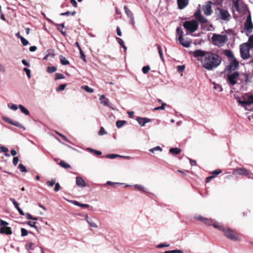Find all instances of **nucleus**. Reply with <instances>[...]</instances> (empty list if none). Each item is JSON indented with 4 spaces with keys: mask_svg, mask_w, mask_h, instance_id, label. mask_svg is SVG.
I'll return each instance as SVG.
<instances>
[{
    "mask_svg": "<svg viewBox=\"0 0 253 253\" xmlns=\"http://www.w3.org/2000/svg\"><path fill=\"white\" fill-rule=\"evenodd\" d=\"M189 53L197 58L201 61L202 67L208 70H211L216 68L221 61L220 56L211 52L197 49Z\"/></svg>",
    "mask_w": 253,
    "mask_h": 253,
    "instance_id": "nucleus-1",
    "label": "nucleus"
},
{
    "mask_svg": "<svg viewBox=\"0 0 253 253\" xmlns=\"http://www.w3.org/2000/svg\"><path fill=\"white\" fill-rule=\"evenodd\" d=\"M211 40L214 45L221 47L228 41V39L226 35H221L213 34L211 37Z\"/></svg>",
    "mask_w": 253,
    "mask_h": 253,
    "instance_id": "nucleus-2",
    "label": "nucleus"
},
{
    "mask_svg": "<svg viewBox=\"0 0 253 253\" xmlns=\"http://www.w3.org/2000/svg\"><path fill=\"white\" fill-rule=\"evenodd\" d=\"M238 103L243 107H246L247 106L253 103V95L245 93L241 97L237 98Z\"/></svg>",
    "mask_w": 253,
    "mask_h": 253,
    "instance_id": "nucleus-3",
    "label": "nucleus"
},
{
    "mask_svg": "<svg viewBox=\"0 0 253 253\" xmlns=\"http://www.w3.org/2000/svg\"><path fill=\"white\" fill-rule=\"evenodd\" d=\"M183 26L187 31L192 33L196 31L198 25L196 20H192L184 22L183 23Z\"/></svg>",
    "mask_w": 253,
    "mask_h": 253,
    "instance_id": "nucleus-4",
    "label": "nucleus"
},
{
    "mask_svg": "<svg viewBox=\"0 0 253 253\" xmlns=\"http://www.w3.org/2000/svg\"><path fill=\"white\" fill-rule=\"evenodd\" d=\"M250 47L247 44H242L240 45V53L242 58L246 59L250 57Z\"/></svg>",
    "mask_w": 253,
    "mask_h": 253,
    "instance_id": "nucleus-5",
    "label": "nucleus"
},
{
    "mask_svg": "<svg viewBox=\"0 0 253 253\" xmlns=\"http://www.w3.org/2000/svg\"><path fill=\"white\" fill-rule=\"evenodd\" d=\"M223 232L225 236L229 239L234 241L238 240V236L236 233L231 230L230 228H225L223 229Z\"/></svg>",
    "mask_w": 253,
    "mask_h": 253,
    "instance_id": "nucleus-6",
    "label": "nucleus"
},
{
    "mask_svg": "<svg viewBox=\"0 0 253 253\" xmlns=\"http://www.w3.org/2000/svg\"><path fill=\"white\" fill-rule=\"evenodd\" d=\"M239 73L237 72L230 73L228 75V83L232 85L235 84L239 80Z\"/></svg>",
    "mask_w": 253,
    "mask_h": 253,
    "instance_id": "nucleus-7",
    "label": "nucleus"
},
{
    "mask_svg": "<svg viewBox=\"0 0 253 253\" xmlns=\"http://www.w3.org/2000/svg\"><path fill=\"white\" fill-rule=\"evenodd\" d=\"M253 24L252 22L251 14H249L244 25V29L247 32L251 33L253 31Z\"/></svg>",
    "mask_w": 253,
    "mask_h": 253,
    "instance_id": "nucleus-8",
    "label": "nucleus"
},
{
    "mask_svg": "<svg viewBox=\"0 0 253 253\" xmlns=\"http://www.w3.org/2000/svg\"><path fill=\"white\" fill-rule=\"evenodd\" d=\"M216 12H218V15L221 19L225 21L229 20L230 14L227 10L218 8Z\"/></svg>",
    "mask_w": 253,
    "mask_h": 253,
    "instance_id": "nucleus-9",
    "label": "nucleus"
},
{
    "mask_svg": "<svg viewBox=\"0 0 253 253\" xmlns=\"http://www.w3.org/2000/svg\"><path fill=\"white\" fill-rule=\"evenodd\" d=\"M239 80L242 83H246V84L251 82L252 79V75L250 74L242 73L239 74Z\"/></svg>",
    "mask_w": 253,
    "mask_h": 253,
    "instance_id": "nucleus-10",
    "label": "nucleus"
},
{
    "mask_svg": "<svg viewBox=\"0 0 253 253\" xmlns=\"http://www.w3.org/2000/svg\"><path fill=\"white\" fill-rule=\"evenodd\" d=\"M233 174L235 175L246 176L249 174L248 170L244 168H236L233 171Z\"/></svg>",
    "mask_w": 253,
    "mask_h": 253,
    "instance_id": "nucleus-11",
    "label": "nucleus"
},
{
    "mask_svg": "<svg viewBox=\"0 0 253 253\" xmlns=\"http://www.w3.org/2000/svg\"><path fill=\"white\" fill-rule=\"evenodd\" d=\"M233 4L237 11L239 12H243L245 10V6L242 1L236 0L233 1Z\"/></svg>",
    "mask_w": 253,
    "mask_h": 253,
    "instance_id": "nucleus-12",
    "label": "nucleus"
},
{
    "mask_svg": "<svg viewBox=\"0 0 253 253\" xmlns=\"http://www.w3.org/2000/svg\"><path fill=\"white\" fill-rule=\"evenodd\" d=\"M101 103L104 106L109 107L110 108H112V104L110 103L109 100L108 98H106L105 95L102 94L100 96L99 99Z\"/></svg>",
    "mask_w": 253,
    "mask_h": 253,
    "instance_id": "nucleus-13",
    "label": "nucleus"
},
{
    "mask_svg": "<svg viewBox=\"0 0 253 253\" xmlns=\"http://www.w3.org/2000/svg\"><path fill=\"white\" fill-rule=\"evenodd\" d=\"M239 66V62L235 58L232 59L228 66V70L230 71H234Z\"/></svg>",
    "mask_w": 253,
    "mask_h": 253,
    "instance_id": "nucleus-14",
    "label": "nucleus"
},
{
    "mask_svg": "<svg viewBox=\"0 0 253 253\" xmlns=\"http://www.w3.org/2000/svg\"><path fill=\"white\" fill-rule=\"evenodd\" d=\"M178 40L179 41V43L185 47H189L192 43V42L190 41H186L184 40L183 36H181L178 37Z\"/></svg>",
    "mask_w": 253,
    "mask_h": 253,
    "instance_id": "nucleus-15",
    "label": "nucleus"
},
{
    "mask_svg": "<svg viewBox=\"0 0 253 253\" xmlns=\"http://www.w3.org/2000/svg\"><path fill=\"white\" fill-rule=\"evenodd\" d=\"M203 9L206 15H210L212 13L211 2L209 1L206 5L203 6Z\"/></svg>",
    "mask_w": 253,
    "mask_h": 253,
    "instance_id": "nucleus-16",
    "label": "nucleus"
},
{
    "mask_svg": "<svg viewBox=\"0 0 253 253\" xmlns=\"http://www.w3.org/2000/svg\"><path fill=\"white\" fill-rule=\"evenodd\" d=\"M195 16L197 20L202 24H205L207 22V19L204 17L199 11L195 13Z\"/></svg>",
    "mask_w": 253,
    "mask_h": 253,
    "instance_id": "nucleus-17",
    "label": "nucleus"
},
{
    "mask_svg": "<svg viewBox=\"0 0 253 253\" xmlns=\"http://www.w3.org/2000/svg\"><path fill=\"white\" fill-rule=\"evenodd\" d=\"M76 183L77 185L80 187H85L86 186V182L80 176L77 177Z\"/></svg>",
    "mask_w": 253,
    "mask_h": 253,
    "instance_id": "nucleus-18",
    "label": "nucleus"
},
{
    "mask_svg": "<svg viewBox=\"0 0 253 253\" xmlns=\"http://www.w3.org/2000/svg\"><path fill=\"white\" fill-rule=\"evenodd\" d=\"M189 0H177L178 7L180 9L184 8L188 4Z\"/></svg>",
    "mask_w": 253,
    "mask_h": 253,
    "instance_id": "nucleus-19",
    "label": "nucleus"
},
{
    "mask_svg": "<svg viewBox=\"0 0 253 253\" xmlns=\"http://www.w3.org/2000/svg\"><path fill=\"white\" fill-rule=\"evenodd\" d=\"M138 124L141 126H143L147 123L151 122V120L146 118L137 117L136 119Z\"/></svg>",
    "mask_w": 253,
    "mask_h": 253,
    "instance_id": "nucleus-20",
    "label": "nucleus"
},
{
    "mask_svg": "<svg viewBox=\"0 0 253 253\" xmlns=\"http://www.w3.org/2000/svg\"><path fill=\"white\" fill-rule=\"evenodd\" d=\"M0 233L1 234H5L6 235H11L12 232L10 227H1L0 228Z\"/></svg>",
    "mask_w": 253,
    "mask_h": 253,
    "instance_id": "nucleus-21",
    "label": "nucleus"
},
{
    "mask_svg": "<svg viewBox=\"0 0 253 253\" xmlns=\"http://www.w3.org/2000/svg\"><path fill=\"white\" fill-rule=\"evenodd\" d=\"M124 8L125 11V13H126L128 17L130 19V20L132 21V23L133 24L134 23V20L132 12L127 8L126 5H125Z\"/></svg>",
    "mask_w": 253,
    "mask_h": 253,
    "instance_id": "nucleus-22",
    "label": "nucleus"
},
{
    "mask_svg": "<svg viewBox=\"0 0 253 253\" xmlns=\"http://www.w3.org/2000/svg\"><path fill=\"white\" fill-rule=\"evenodd\" d=\"M56 25L57 27L58 30H59L64 36H66V31L63 30V29L64 28V25L63 24H56Z\"/></svg>",
    "mask_w": 253,
    "mask_h": 253,
    "instance_id": "nucleus-23",
    "label": "nucleus"
},
{
    "mask_svg": "<svg viewBox=\"0 0 253 253\" xmlns=\"http://www.w3.org/2000/svg\"><path fill=\"white\" fill-rule=\"evenodd\" d=\"M18 108L20 109L21 112L26 115H29L30 112L28 109H27L24 106L22 105H19Z\"/></svg>",
    "mask_w": 253,
    "mask_h": 253,
    "instance_id": "nucleus-24",
    "label": "nucleus"
},
{
    "mask_svg": "<svg viewBox=\"0 0 253 253\" xmlns=\"http://www.w3.org/2000/svg\"><path fill=\"white\" fill-rule=\"evenodd\" d=\"M61 63L63 65H67L69 64V62L67 59L64 56H60L59 57Z\"/></svg>",
    "mask_w": 253,
    "mask_h": 253,
    "instance_id": "nucleus-25",
    "label": "nucleus"
},
{
    "mask_svg": "<svg viewBox=\"0 0 253 253\" xmlns=\"http://www.w3.org/2000/svg\"><path fill=\"white\" fill-rule=\"evenodd\" d=\"M248 46L250 47V48H253V35L249 37V41L247 43Z\"/></svg>",
    "mask_w": 253,
    "mask_h": 253,
    "instance_id": "nucleus-26",
    "label": "nucleus"
},
{
    "mask_svg": "<svg viewBox=\"0 0 253 253\" xmlns=\"http://www.w3.org/2000/svg\"><path fill=\"white\" fill-rule=\"evenodd\" d=\"M225 54L231 60L235 58L233 53L231 50H226L225 51Z\"/></svg>",
    "mask_w": 253,
    "mask_h": 253,
    "instance_id": "nucleus-27",
    "label": "nucleus"
},
{
    "mask_svg": "<svg viewBox=\"0 0 253 253\" xmlns=\"http://www.w3.org/2000/svg\"><path fill=\"white\" fill-rule=\"evenodd\" d=\"M180 149L178 148H171L169 149L170 153L174 154H178L180 152Z\"/></svg>",
    "mask_w": 253,
    "mask_h": 253,
    "instance_id": "nucleus-28",
    "label": "nucleus"
},
{
    "mask_svg": "<svg viewBox=\"0 0 253 253\" xmlns=\"http://www.w3.org/2000/svg\"><path fill=\"white\" fill-rule=\"evenodd\" d=\"M126 121H124V120H122V121H117L116 122V126L118 128H120L121 127H122L125 124H126Z\"/></svg>",
    "mask_w": 253,
    "mask_h": 253,
    "instance_id": "nucleus-29",
    "label": "nucleus"
},
{
    "mask_svg": "<svg viewBox=\"0 0 253 253\" xmlns=\"http://www.w3.org/2000/svg\"><path fill=\"white\" fill-rule=\"evenodd\" d=\"M133 187L140 191L145 192V188L141 185L135 184L134 185Z\"/></svg>",
    "mask_w": 253,
    "mask_h": 253,
    "instance_id": "nucleus-30",
    "label": "nucleus"
},
{
    "mask_svg": "<svg viewBox=\"0 0 253 253\" xmlns=\"http://www.w3.org/2000/svg\"><path fill=\"white\" fill-rule=\"evenodd\" d=\"M59 165L65 169H69L70 168V165L66 163L65 162L63 161H60Z\"/></svg>",
    "mask_w": 253,
    "mask_h": 253,
    "instance_id": "nucleus-31",
    "label": "nucleus"
},
{
    "mask_svg": "<svg viewBox=\"0 0 253 253\" xmlns=\"http://www.w3.org/2000/svg\"><path fill=\"white\" fill-rule=\"evenodd\" d=\"M214 84L213 88L216 90L218 92H221L223 90L222 86L218 84H216L214 83H213Z\"/></svg>",
    "mask_w": 253,
    "mask_h": 253,
    "instance_id": "nucleus-32",
    "label": "nucleus"
},
{
    "mask_svg": "<svg viewBox=\"0 0 253 253\" xmlns=\"http://www.w3.org/2000/svg\"><path fill=\"white\" fill-rule=\"evenodd\" d=\"M57 70L56 67L54 66L52 67H47V72L49 73H52L55 72Z\"/></svg>",
    "mask_w": 253,
    "mask_h": 253,
    "instance_id": "nucleus-33",
    "label": "nucleus"
},
{
    "mask_svg": "<svg viewBox=\"0 0 253 253\" xmlns=\"http://www.w3.org/2000/svg\"><path fill=\"white\" fill-rule=\"evenodd\" d=\"M157 48L158 50V52L160 55V56L162 60H164V56L163 53V51L161 46L160 45H157Z\"/></svg>",
    "mask_w": 253,
    "mask_h": 253,
    "instance_id": "nucleus-34",
    "label": "nucleus"
},
{
    "mask_svg": "<svg viewBox=\"0 0 253 253\" xmlns=\"http://www.w3.org/2000/svg\"><path fill=\"white\" fill-rule=\"evenodd\" d=\"M164 253H183V251L181 250H174L171 251H167Z\"/></svg>",
    "mask_w": 253,
    "mask_h": 253,
    "instance_id": "nucleus-35",
    "label": "nucleus"
},
{
    "mask_svg": "<svg viewBox=\"0 0 253 253\" xmlns=\"http://www.w3.org/2000/svg\"><path fill=\"white\" fill-rule=\"evenodd\" d=\"M82 88L87 92L92 93L94 91V90L92 88L89 87L87 85L82 86Z\"/></svg>",
    "mask_w": 253,
    "mask_h": 253,
    "instance_id": "nucleus-36",
    "label": "nucleus"
},
{
    "mask_svg": "<svg viewBox=\"0 0 253 253\" xmlns=\"http://www.w3.org/2000/svg\"><path fill=\"white\" fill-rule=\"evenodd\" d=\"M18 168L20 171L26 172L27 171L26 167L22 164H19Z\"/></svg>",
    "mask_w": 253,
    "mask_h": 253,
    "instance_id": "nucleus-37",
    "label": "nucleus"
},
{
    "mask_svg": "<svg viewBox=\"0 0 253 253\" xmlns=\"http://www.w3.org/2000/svg\"><path fill=\"white\" fill-rule=\"evenodd\" d=\"M166 105V103H162V105L159 107H156L154 109V111H157L159 110H165V106Z\"/></svg>",
    "mask_w": 253,
    "mask_h": 253,
    "instance_id": "nucleus-38",
    "label": "nucleus"
},
{
    "mask_svg": "<svg viewBox=\"0 0 253 253\" xmlns=\"http://www.w3.org/2000/svg\"><path fill=\"white\" fill-rule=\"evenodd\" d=\"M66 86V84H60L57 88H56L57 91L64 90Z\"/></svg>",
    "mask_w": 253,
    "mask_h": 253,
    "instance_id": "nucleus-39",
    "label": "nucleus"
},
{
    "mask_svg": "<svg viewBox=\"0 0 253 253\" xmlns=\"http://www.w3.org/2000/svg\"><path fill=\"white\" fill-rule=\"evenodd\" d=\"M27 224L30 226L31 227H34L35 229H36L37 231H38L37 227L36 226V222H32V221H28L27 222Z\"/></svg>",
    "mask_w": 253,
    "mask_h": 253,
    "instance_id": "nucleus-40",
    "label": "nucleus"
},
{
    "mask_svg": "<svg viewBox=\"0 0 253 253\" xmlns=\"http://www.w3.org/2000/svg\"><path fill=\"white\" fill-rule=\"evenodd\" d=\"M20 40L24 46H26L29 44V42L24 37H20Z\"/></svg>",
    "mask_w": 253,
    "mask_h": 253,
    "instance_id": "nucleus-41",
    "label": "nucleus"
},
{
    "mask_svg": "<svg viewBox=\"0 0 253 253\" xmlns=\"http://www.w3.org/2000/svg\"><path fill=\"white\" fill-rule=\"evenodd\" d=\"M150 70V67L149 66H144L142 68V72L144 74L147 73Z\"/></svg>",
    "mask_w": 253,
    "mask_h": 253,
    "instance_id": "nucleus-42",
    "label": "nucleus"
},
{
    "mask_svg": "<svg viewBox=\"0 0 253 253\" xmlns=\"http://www.w3.org/2000/svg\"><path fill=\"white\" fill-rule=\"evenodd\" d=\"M75 13H76L75 11H74L73 12H71L70 11H67L66 12L61 13L60 14V15H62V16H67V15H74L75 14Z\"/></svg>",
    "mask_w": 253,
    "mask_h": 253,
    "instance_id": "nucleus-43",
    "label": "nucleus"
},
{
    "mask_svg": "<svg viewBox=\"0 0 253 253\" xmlns=\"http://www.w3.org/2000/svg\"><path fill=\"white\" fill-rule=\"evenodd\" d=\"M122 157V156L117 155V154H108L106 156V157L107 158H109V159H114V158H115L116 157Z\"/></svg>",
    "mask_w": 253,
    "mask_h": 253,
    "instance_id": "nucleus-44",
    "label": "nucleus"
},
{
    "mask_svg": "<svg viewBox=\"0 0 253 253\" xmlns=\"http://www.w3.org/2000/svg\"><path fill=\"white\" fill-rule=\"evenodd\" d=\"M203 222L208 225H210L212 223V221L211 219L205 218V219H204Z\"/></svg>",
    "mask_w": 253,
    "mask_h": 253,
    "instance_id": "nucleus-45",
    "label": "nucleus"
},
{
    "mask_svg": "<svg viewBox=\"0 0 253 253\" xmlns=\"http://www.w3.org/2000/svg\"><path fill=\"white\" fill-rule=\"evenodd\" d=\"M13 126H17L20 128H22L24 130L25 129V127L24 126H23L21 124H20L18 122H14V124H13Z\"/></svg>",
    "mask_w": 253,
    "mask_h": 253,
    "instance_id": "nucleus-46",
    "label": "nucleus"
},
{
    "mask_svg": "<svg viewBox=\"0 0 253 253\" xmlns=\"http://www.w3.org/2000/svg\"><path fill=\"white\" fill-rule=\"evenodd\" d=\"M155 151H162V149L160 146H157L150 150V151L152 153H154Z\"/></svg>",
    "mask_w": 253,
    "mask_h": 253,
    "instance_id": "nucleus-47",
    "label": "nucleus"
},
{
    "mask_svg": "<svg viewBox=\"0 0 253 253\" xmlns=\"http://www.w3.org/2000/svg\"><path fill=\"white\" fill-rule=\"evenodd\" d=\"M8 107L9 109L13 111L17 110L18 108V107H17V106L15 104H12L11 105H9V104H8Z\"/></svg>",
    "mask_w": 253,
    "mask_h": 253,
    "instance_id": "nucleus-48",
    "label": "nucleus"
},
{
    "mask_svg": "<svg viewBox=\"0 0 253 253\" xmlns=\"http://www.w3.org/2000/svg\"><path fill=\"white\" fill-rule=\"evenodd\" d=\"M87 222L89 224L90 226L92 227H94V228H97V224L95 222H92L91 221H90L89 220H87Z\"/></svg>",
    "mask_w": 253,
    "mask_h": 253,
    "instance_id": "nucleus-49",
    "label": "nucleus"
},
{
    "mask_svg": "<svg viewBox=\"0 0 253 253\" xmlns=\"http://www.w3.org/2000/svg\"><path fill=\"white\" fill-rule=\"evenodd\" d=\"M184 69H185L184 65H179L177 67V70L179 73L182 72L184 70Z\"/></svg>",
    "mask_w": 253,
    "mask_h": 253,
    "instance_id": "nucleus-50",
    "label": "nucleus"
},
{
    "mask_svg": "<svg viewBox=\"0 0 253 253\" xmlns=\"http://www.w3.org/2000/svg\"><path fill=\"white\" fill-rule=\"evenodd\" d=\"M176 32H177V34L179 36H183V31L182 30V29H181V28L180 27H177L176 28Z\"/></svg>",
    "mask_w": 253,
    "mask_h": 253,
    "instance_id": "nucleus-51",
    "label": "nucleus"
},
{
    "mask_svg": "<svg viewBox=\"0 0 253 253\" xmlns=\"http://www.w3.org/2000/svg\"><path fill=\"white\" fill-rule=\"evenodd\" d=\"M21 236L24 237L28 235V231L25 228H21Z\"/></svg>",
    "mask_w": 253,
    "mask_h": 253,
    "instance_id": "nucleus-52",
    "label": "nucleus"
},
{
    "mask_svg": "<svg viewBox=\"0 0 253 253\" xmlns=\"http://www.w3.org/2000/svg\"><path fill=\"white\" fill-rule=\"evenodd\" d=\"M33 243H30L28 244H27L26 245V249L27 250H33L34 248L33 247Z\"/></svg>",
    "mask_w": 253,
    "mask_h": 253,
    "instance_id": "nucleus-53",
    "label": "nucleus"
},
{
    "mask_svg": "<svg viewBox=\"0 0 253 253\" xmlns=\"http://www.w3.org/2000/svg\"><path fill=\"white\" fill-rule=\"evenodd\" d=\"M24 71L26 73L28 78L30 79L31 78V71H30V70L28 69V68H24Z\"/></svg>",
    "mask_w": 253,
    "mask_h": 253,
    "instance_id": "nucleus-54",
    "label": "nucleus"
},
{
    "mask_svg": "<svg viewBox=\"0 0 253 253\" xmlns=\"http://www.w3.org/2000/svg\"><path fill=\"white\" fill-rule=\"evenodd\" d=\"M65 78L64 76L60 73H57L56 74V78L55 80H59V79H63Z\"/></svg>",
    "mask_w": 253,
    "mask_h": 253,
    "instance_id": "nucleus-55",
    "label": "nucleus"
},
{
    "mask_svg": "<svg viewBox=\"0 0 253 253\" xmlns=\"http://www.w3.org/2000/svg\"><path fill=\"white\" fill-rule=\"evenodd\" d=\"M10 200L12 202V203L13 204L14 206H15V207L16 209H17V208H19V207L18 206V204L14 199L10 198Z\"/></svg>",
    "mask_w": 253,
    "mask_h": 253,
    "instance_id": "nucleus-56",
    "label": "nucleus"
},
{
    "mask_svg": "<svg viewBox=\"0 0 253 253\" xmlns=\"http://www.w3.org/2000/svg\"><path fill=\"white\" fill-rule=\"evenodd\" d=\"M8 151V149L7 148L4 146H1L0 147V152L1 153H5L7 152Z\"/></svg>",
    "mask_w": 253,
    "mask_h": 253,
    "instance_id": "nucleus-57",
    "label": "nucleus"
},
{
    "mask_svg": "<svg viewBox=\"0 0 253 253\" xmlns=\"http://www.w3.org/2000/svg\"><path fill=\"white\" fill-rule=\"evenodd\" d=\"M8 225V223L5 221H4L2 219L0 220V225L3 226V227H6V226Z\"/></svg>",
    "mask_w": 253,
    "mask_h": 253,
    "instance_id": "nucleus-58",
    "label": "nucleus"
},
{
    "mask_svg": "<svg viewBox=\"0 0 253 253\" xmlns=\"http://www.w3.org/2000/svg\"><path fill=\"white\" fill-rule=\"evenodd\" d=\"M213 227L216 228H218L219 229L222 230L223 231V228L221 225L219 223H216L213 224Z\"/></svg>",
    "mask_w": 253,
    "mask_h": 253,
    "instance_id": "nucleus-59",
    "label": "nucleus"
},
{
    "mask_svg": "<svg viewBox=\"0 0 253 253\" xmlns=\"http://www.w3.org/2000/svg\"><path fill=\"white\" fill-rule=\"evenodd\" d=\"M55 180H53L52 179V180L51 181H48L47 182V184L50 186V187H52L53 186L54 184H55Z\"/></svg>",
    "mask_w": 253,
    "mask_h": 253,
    "instance_id": "nucleus-60",
    "label": "nucleus"
},
{
    "mask_svg": "<svg viewBox=\"0 0 253 253\" xmlns=\"http://www.w3.org/2000/svg\"><path fill=\"white\" fill-rule=\"evenodd\" d=\"M169 246V244H167L166 243H163V244H160L158 245L157 246V247L158 248H162L163 247H168Z\"/></svg>",
    "mask_w": 253,
    "mask_h": 253,
    "instance_id": "nucleus-61",
    "label": "nucleus"
},
{
    "mask_svg": "<svg viewBox=\"0 0 253 253\" xmlns=\"http://www.w3.org/2000/svg\"><path fill=\"white\" fill-rule=\"evenodd\" d=\"M79 51H80V54H81V58L82 59L84 60V61H86V60H85V55L84 54V53H83L82 50V48L79 49Z\"/></svg>",
    "mask_w": 253,
    "mask_h": 253,
    "instance_id": "nucleus-62",
    "label": "nucleus"
},
{
    "mask_svg": "<svg viewBox=\"0 0 253 253\" xmlns=\"http://www.w3.org/2000/svg\"><path fill=\"white\" fill-rule=\"evenodd\" d=\"M19 161V158L17 157H14L13 159V165L16 166Z\"/></svg>",
    "mask_w": 253,
    "mask_h": 253,
    "instance_id": "nucleus-63",
    "label": "nucleus"
},
{
    "mask_svg": "<svg viewBox=\"0 0 253 253\" xmlns=\"http://www.w3.org/2000/svg\"><path fill=\"white\" fill-rule=\"evenodd\" d=\"M221 172H222L221 170H220V169H217V170H215L213 171L212 172V173L213 174H214L213 176H214V177H215L216 175H217L220 174V173H221Z\"/></svg>",
    "mask_w": 253,
    "mask_h": 253,
    "instance_id": "nucleus-64",
    "label": "nucleus"
}]
</instances>
